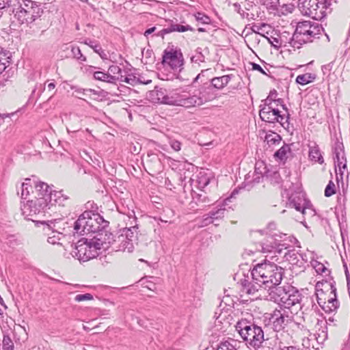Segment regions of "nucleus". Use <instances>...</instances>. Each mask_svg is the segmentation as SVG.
Returning a JSON list of instances; mask_svg holds the SVG:
<instances>
[{"label": "nucleus", "instance_id": "1", "mask_svg": "<svg viewBox=\"0 0 350 350\" xmlns=\"http://www.w3.org/2000/svg\"><path fill=\"white\" fill-rule=\"evenodd\" d=\"M297 243L295 237L287 234H270L265 242L260 243V251L268 254L263 262L258 263L251 271V282L245 278L241 280L243 289L247 294L254 295L260 288L271 291L278 286L282 280L284 270L275 263L279 260L277 254H280L291 244L295 245Z\"/></svg>", "mask_w": 350, "mask_h": 350}, {"label": "nucleus", "instance_id": "16", "mask_svg": "<svg viewBox=\"0 0 350 350\" xmlns=\"http://www.w3.org/2000/svg\"><path fill=\"white\" fill-rule=\"evenodd\" d=\"M292 321L293 317L289 316L285 310L282 311L276 309L271 314L269 317V321L271 323L273 329L275 332L282 330Z\"/></svg>", "mask_w": 350, "mask_h": 350}, {"label": "nucleus", "instance_id": "37", "mask_svg": "<svg viewBox=\"0 0 350 350\" xmlns=\"http://www.w3.org/2000/svg\"><path fill=\"white\" fill-rule=\"evenodd\" d=\"M191 61L193 63L200 64L205 62V57L202 54V49L198 47L195 51V54L191 57Z\"/></svg>", "mask_w": 350, "mask_h": 350}, {"label": "nucleus", "instance_id": "41", "mask_svg": "<svg viewBox=\"0 0 350 350\" xmlns=\"http://www.w3.org/2000/svg\"><path fill=\"white\" fill-rule=\"evenodd\" d=\"M259 2L268 9L276 10L280 6V0H259Z\"/></svg>", "mask_w": 350, "mask_h": 350}, {"label": "nucleus", "instance_id": "10", "mask_svg": "<svg viewBox=\"0 0 350 350\" xmlns=\"http://www.w3.org/2000/svg\"><path fill=\"white\" fill-rule=\"evenodd\" d=\"M117 241L119 245L118 247H114L116 251L132 252L135 244L137 243V227L124 228L122 233L117 237Z\"/></svg>", "mask_w": 350, "mask_h": 350}, {"label": "nucleus", "instance_id": "39", "mask_svg": "<svg viewBox=\"0 0 350 350\" xmlns=\"http://www.w3.org/2000/svg\"><path fill=\"white\" fill-rule=\"evenodd\" d=\"M327 327L319 329V331L314 334L315 338L319 344H323L327 338Z\"/></svg>", "mask_w": 350, "mask_h": 350}, {"label": "nucleus", "instance_id": "33", "mask_svg": "<svg viewBox=\"0 0 350 350\" xmlns=\"http://www.w3.org/2000/svg\"><path fill=\"white\" fill-rule=\"evenodd\" d=\"M116 77H118V81L125 82L133 86L142 83L139 79L132 75H129L127 76L120 75V77L116 76Z\"/></svg>", "mask_w": 350, "mask_h": 350}, {"label": "nucleus", "instance_id": "29", "mask_svg": "<svg viewBox=\"0 0 350 350\" xmlns=\"http://www.w3.org/2000/svg\"><path fill=\"white\" fill-rule=\"evenodd\" d=\"M68 197L62 193V191H54L52 195V203L58 204L59 206H65V202L67 201Z\"/></svg>", "mask_w": 350, "mask_h": 350}, {"label": "nucleus", "instance_id": "25", "mask_svg": "<svg viewBox=\"0 0 350 350\" xmlns=\"http://www.w3.org/2000/svg\"><path fill=\"white\" fill-rule=\"evenodd\" d=\"M290 289L291 290V296L288 297L286 304L284 305V308L288 309L296 304H300L303 297L302 295L295 287L293 286V288H290ZM299 308H302L301 305H299Z\"/></svg>", "mask_w": 350, "mask_h": 350}, {"label": "nucleus", "instance_id": "11", "mask_svg": "<svg viewBox=\"0 0 350 350\" xmlns=\"http://www.w3.org/2000/svg\"><path fill=\"white\" fill-rule=\"evenodd\" d=\"M52 206L46 202L43 198H34L29 200L23 205L21 210L23 214L25 215L29 220L36 221L33 217L44 215L48 209Z\"/></svg>", "mask_w": 350, "mask_h": 350}, {"label": "nucleus", "instance_id": "13", "mask_svg": "<svg viewBox=\"0 0 350 350\" xmlns=\"http://www.w3.org/2000/svg\"><path fill=\"white\" fill-rule=\"evenodd\" d=\"M92 240L99 252L101 250H106L110 247L116 250L114 247H117L116 245L118 243L117 239H114L113 234L109 232L108 228L96 234Z\"/></svg>", "mask_w": 350, "mask_h": 350}, {"label": "nucleus", "instance_id": "57", "mask_svg": "<svg viewBox=\"0 0 350 350\" xmlns=\"http://www.w3.org/2000/svg\"><path fill=\"white\" fill-rule=\"evenodd\" d=\"M170 144L172 148L175 151H179L181 149V143L179 141L173 139L170 141Z\"/></svg>", "mask_w": 350, "mask_h": 350}, {"label": "nucleus", "instance_id": "2", "mask_svg": "<svg viewBox=\"0 0 350 350\" xmlns=\"http://www.w3.org/2000/svg\"><path fill=\"white\" fill-rule=\"evenodd\" d=\"M5 0H3L4 1ZM8 9L15 19L21 24L30 25L40 18L44 10L41 4L31 0H6Z\"/></svg>", "mask_w": 350, "mask_h": 350}, {"label": "nucleus", "instance_id": "35", "mask_svg": "<svg viewBox=\"0 0 350 350\" xmlns=\"http://www.w3.org/2000/svg\"><path fill=\"white\" fill-rule=\"evenodd\" d=\"M201 191L200 193L193 192L192 194L193 200H196V204H204V205H206L210 203L211 200L206 196V193L202 190Z\"/></svg>", "mask_w": 350, "mask_h": 350}, {"label": "nucleus", "instance_id": "12", "mask_svg": "<svg viewBox=\"0 0 350 350\" xmlns=\"http://www.w3.org/2000/svg\"><path fill=\"white\" fill-rule=\"evenodd\" d=\"M259 116L262 121L269 123L279 122L284 128H286V122H284V116L273 106H262L260 105Z\"/></svg>", "mask_w": 350, "mask_h": 350}, {"label": "nucleus", "instance_id": "45", "mask_svg": "<svg viewBox=\"0 0 350 350\" xmlns=\"http://www.w3.org/2000/svg\"><path fill=\"white\" fill-rule=\"evenodd\" d=\"M45 90V83L42 84H36L35 86V88L33 90L31 96H36V98L40 96L41 94L44 92Z\"/></svg>", "mask_w": 350, "mask_h": 350}, {"label": "nucleus", "instance_id": "6", "mask_svg": "<svg viewBox=\"0 0 350 350\" xmlns=\"http://www.w3.org/2000/svg\"><path fill=\"white\" fill-rule=\"evenodd\" d=\"M322 31L323 28L317 22H299L289 43L293 48L299 49L304 44L312 42L314 39L319 38Z\"/></svg>", "mask_w": 350, "mask_h": 350}, {"label": "nucleus", "instance_id": "61", "mask_svg": "<svg viewBox=\"0 0 350 350\" xmlns=\"http://www.w3.org/2000/svg\"><path fill=\"white\" fill-rule=\"evenodd\" d=\"M71 88L75 90V92L77 94L83 95V96H85V91L87 90V89H83V88H77V87H72Z\"/></svg>", "mask_w": 350, "mask_h": 350}, {"label": "nucleus", "instance_id": "59", "mask_svg": "<svg viewBox=\"0 0 350 350\" xmlns=\"http://www.w3.org/2000/svg\"><path fill=\"white\" fill-rule=\"evenodd\" d=\"M254 172L258 174V172H257V167H255V172ZM247 176L248 177H246L245 179V183H251V182L259 183L260 178H262V176L258 174L256 176V177H255L252 180H249L250 174H248Z\"/></svg>", "mask_w": 350, "mask_h": 350}, {"label": "nucleus", "instance_id": "64", "mask_svg": "<svg viewBox=\"0 0 350 350\" xmlns=\"http://www.w3.org/2000/svg\"><path fill=\"white\" fill-rule=\"evenodd\" d=\"M157 27H150V28H148L147 29L144 35L146 36V37H148L149 35H150L151 33H152L153 32L155 31Z\"/></svg>", "mask_w": 350, "mask_h": 350}, {"label": "nucleus", "instance_id": "54", "mask_svg": "<svg viewBox=\"0 0 350 350\" xmlns=\"http://www.w3.org/2000/svg\"><path fill=\"white\" fill-rule=\"evenodd\" d=\"M334 63L330 62L327 64L323 65L321 67V70L323 72V75L329 76L330 75V72L333 68Z\"/></svg>", "mask_w": 350, "mask_h": 350}, {"label": "nucleus", "instance_id": "22", "mask_svg": "<svg viewBox=\"0 0 350 350\" xmlns=\"http://www.w3.org/2000/svg\"><path fill=\"white\" fill-rule=\"evenodd\" d=\"M149 98L153 103L168 105L169 94H167V90L164 88L156 86L149 92Z\"/></svg>", "mask_w": 350, "mask_h": 350}, {"label": "nucleus", "instance_id": "3", "mask_svg": "<svg viewBox=\"0 0 350 350\" xmlns=\"http://www.w3.org/2000/svg\"><path fill=\"white\" fill-rule=\"evenodd\" d=\"M109 222L99 215L91 211L83 212L75 222L74 230L81 235L98 234L109 228Z\"/></svg>", "mask_w": 350, "mask_h": 350}, {"label": "nucleus", "instance_id": "43", "mask_svg": "<svg viewBox=\"0 0 350 350\" xmlns=\"http://www.w3.org/2000/svg\"><path fill=\"white\" fill-rule=\"evenodd\" d=\"M72 55L74 58L81 62H85L86 57L82 54L79 46H73L71 49Z\"/></svg>", "mask_w": 350, "mask_h": 350}, {"label": "nucleus", "instance_id": "60", "mask_svg": "<svg viewBox=\"0 0 350 350\" xmlns=\"http://www.w3.org/2000/svg\"><path fill=\"white\" fill-rule=\"evenodd\" d=\"M7 1L5 0L4 1H3V0H0V18L2 16V10L4 9V8H8V2L7 3L6 2Z\"/></svg>", "mask_w": 350, "mask_h": 350}, {"label": "nucleus", "instance_id": "56", "mask_svg": "<svg viewBox=\"0 0 350 350\" xmlns=\"http://www.w3.org/2000/svg\"><path fill=\"white\" fill-rule=\"evenodd\" d=\"M281 107H282V109L285 111V113L282 114V116H284V122H286V127H288V125H289V119H290V113H289V111H288V109L287 108V107L286 106L285 104H282L281 105Z\"/></svg>", "mask_w": 350, "mask_h": 350}, {"label": "nucleus", "instance_id": "51", "mask_svg": "<svg viewBox=\"0 0 350 350\" xmlns=\"http://www.w3.org/2000/svg\"><path fill=\"white\" fill-rule=\"evenodd\" d=\"M214 221L212 218H211V216L209 213L205 214L203 215L201 222H200V226L204 227L212 223H213Z\"/></svg>", "mask_w": 350, "mask_h": 350}, {"label": "nucleus", "instance_id": "4", "mask_svg": "<svg viewBox=\"0 0 350 350\" xmlns=\"http://www.w3.org/2000/svg\"><path fill=\"white\" fill-rule=\"evenodd\" d=\"M336 291L335 281L332 278L317 283V302L325 312H331L338 308L340 304L337 299Z\"/></svg>", "mask_w": 350, "mask_h": 350}, {"label": "nucleus", "instance_id": "49", "mask_svg": "<svg viewBox=\"0 0 350 350\" xmlns=\"http://www.w3.org/2000/svg\"><path fill=\"white\" fill-rule=\"evenodd\" d=\"M108 73L113 76H119L122 75V69L117 65H111L108 68Z\"/></svg>", "mask_w": 350, "mask_h": 350}, {"label": "nucleus", "instance_id": "21", "mask_svg": "<svg viewBox=\"0 0 350 350\" xmlns=\"http://www.w3.org/2000/svg\"><path fill=\"white\" fill-rule=\"evenodd\" d=\"M170 27L167 28H163V29L159 31L157 33L154 34V36L157 37H161L162 38H163L165 35L170 33L174 31L185 32L187 31H193V28L189 25H183L177 24L174 23V21L171 20L170 21Z\"/></svg>", "mask_w": 350, "mask_h": 350}, {"label": "nucleus", "instance_id": "40", "mask_svg": "<svg viewBox=\"0 0 350 350\" xmlns=\"http://www.w3.org/2000/svg\"><path fill=\"white\" fill-rule=\"evenodd\" d=\"M334 160L335 166L339 168V170L341 171V169H346V159L345 155H338V154L336 156L333 157Z\"/></svg>", "mask_w": 350, "mask_h": 350}, {"label": "nucleus", "instance_id": "55", "mask_svg": "<svg viewBox=\"0 0 350 350\" xmlns=\"http://www.w3.org/2000/svg\"><path fill=\"white\" fill-rule=\"evenodd\" d=\"M338 153V155H345L344 150L342 148V144L341 143H337L334 148V156L337 155Z\"/></svg>", "mask_w": 350, "mask_h": 350}, {"label": "nucleus", "instance_id": "23", "mask_svg": "<svg viewBox=\"0 0 350 350\" xmlns=\"http://www.w3.org/2000/svg\"><path fill=\"white\" fill-rule=\"evenodd\" d=\"M308 148L309 159L314 163L323 164L324 163V159L322 155V152L317 143H310V144H308Z\"/></svg>", "mask_w": 350, "mask_h": 350}, {"label": "nucleus", "instance_id": "26", "mask_svg": "<svg viewBox=\"0 0 350 350\" xmlns=\"http://www.w3.org/2000/svg\"><path fill=\"white\" fill-rule=\"evenodd\" d=\"M232 76V75H227L219 77H214L211 80V83L208 85L206 88L211 89L213 86L217 89H222L229 83Z\"/></svg>", "mask_w": 350, "mask_h": 350}, {"label": "nucleus", "instance_id": "46", "mask_svg": "<svg viewBox=\"0 0 350 350\" xmlns=\"http://www.w3.org/2000/svg\"><path fill=\"white\" fill-rule=\"evenodd\" d=\"M336 193L335 185L332 180H329L325 189V196L330 197Z\"/></svg>", "mask_w": 350, "mask_h": 350}, {"label": "nucleus", "instance_id": "58", "mask_svg": "<svg viewBox=\"0 0 350 350\" xmlns=\"http://www.w3.org/2000/svg\"><path fill=\"white\" fill-rule=\"evenodd\" d=\"M251 65H252V70H258L262 75H268L267 73L262 69V68L259 64L254 63V62H252Z\"/></svg>", "mask_w": 350, "mask_h": 350}, {"label": "nucleus", "instance_id": "63", "mask_svg": "<svg viewBox=\"0 0 350 350\" xmlns=\"http://www.w3.org/2000/svg\"><path fill=\"white\" fill-rule=\"evenodd\" d=\"M224 347H226L227 350H236L234 347V346L230 344L229 342H225L223 345H222V347L224 349Z\"/></svg>", "mask_w": 350, "mask_h": 350}, {"label": "nucleus", "instance_id": "32", "mask_svg": "<svg viewBox=\"0 0 350 350\" xmlns=\"http://www.w3.org/2000/svg\"><path fill=\"white\" fill-rule=\"evenodd\" d=\"M21 198L26 199L29 195L30 190L32 189L31 179L26 178L25 182L22 183L21 187Z\"/></svg>", "mask_w": 350, "mask_h": 350}, {"label": "nucleus", "instance_id": "14", "mask_svg": "<svg viewBox=\"0 0 350 350\" xmlns=\"http://www.w3.org/2000/svg\"><path fill=\"white\" fill-rule=\"evenodd\" d=\"M288 203L291 207L301 211L302 215H306L308 211L311 215H314V209L311 207L310 201L306 200L304 193H296L291 194L288 198Z\"/></svg>", "mask_w": 350, "mask_h": 350}, {"label": "nucleus", "instance_id": "28", "mask_svg": "<svg viewBox=\"0 0 350 350\" xmlns=\"http://www.w3.org/2000/svg\"><path fill=\"white\" fill-rule=\"evenodd\" d=\"M11 53L0 47V74L10 65Z\"/></svg>", "mask_w": 350, "mask_h": 350}, {"label": "nucleus", "instance_id": "8", "mask_svg": "<svg viewBox=\"0 0 350 350\" xmlns=\"http://www.w3.org/2000/svg\"><path fill=\"white\" fill-rule=\"evenodd\" d=\"M330 0H299L298 7L301 12L315 21H321L331 12Z\"/></svg>", "mask_w": 350, "mask_h": 350}, {"label": "nucleus", "instance_id": "47", "mask_svg": "<svg viewBox=\"0 0 350 350\" xmlns=\"http://www.w3.org/2000/svg\"><path fill=\"white\" fill-rule=\"evenodd\" d=\"M94 299L93 295L90 293L79 294L75 297V301L77 302H81L84 301L92 300Z\"/></svg>", "mask_w": 350, "mask_h": 350}, {"label": "nucleus", "instance_id": "34", "mask_svg": "<svg viewBox=\"0 0 350 350\" xmlns=\"http://www.w3.org/2000/svg\"><path fill=\"white\" fill-rule=\"evenodd\" d=\"M291 152V148L288 144H284L279 150H278L274 156L280 160H284L287 159V153Z\"/></svg>", "mask_w": 350, "mask_h": 350}, {"label": "nucleus", "instance_id": "50", "mask_svg": "<svg viewBox=\"0 0 350 350\" xmlns=\"http://www.w3.org/2000/svg\"><path fill=\"white\" fill-rule=\"evenodd\" d=\"M148 157L151 161H153L154 167L159 170L161 168V162L158 156L155 154H148Z\"/></svg>", "mask_w": 350, "mask_h": 350}, {"label": "nucleus", "instance_id": "52", "mask_svg": "<svg viewBox=\"0 0 350 350\" xmlns=\"http://www.w3.org/2000/svg\"><path fill=\"white\" fill-rule=\"evenodd\" d=\"M85 92V96L89 97L91 99L97 100L99 97V94L98 92L93 89H87V90Z\"/></svg>", "mask_w": 350, "mask_h": 350}, {"label": "nucleus", "instance_id": "38", "mask_svg": "<svg viewBox=\"0 0 350 350\" xmlns=\"http://www.w3.org/2000/svg\"><path fill=\"white\" fill-rule=\"evenodd\" d=\"M299 256H301V254L295 252V250L288 251V252H286L284 254L286 259L293 265L298 263Z\"/></svg>", "mask_w": 350, "mask_h": 350}, {"label": "nucleus", "instance_id": "42", "mask_svg": "<svg viewBox=\"0 0 350 350\" xmlns=\"http://www.w3.org/2000/svg\"><path fill=\"white\" fill-rule=\"evenodd\" d=\"M278 96V92L275 90H272L270 91L268 96L264 100V105L262 106H273V103L276 101Z\"/></svg>", "mask_w": 350, "mask_h": 350}, {"label": "nucleus", "instance_id": "44", "mask_svg": "<svg viewBox=\"0 0 350 350\" xmlns=\"http://www.w3.org/2000/svg\"><path fill=\"white\" fill-rule=\"evenodd\" d=\"M195 17L197 21L202 24H210L211 22V20L209 16L201 12H198L195 15Z\"/></svg>", "mask_w": 350, "mask_h": 350}, {"label": "nucleus", "instance_id": "53", "mask_svg": "<svg viewBox=\"0 0 350 350\" xmlns=\"http://www.w3.org/2000/svg\"><path fill=\"white\" fill-rule=\"evenodd\" d=\"M266 139L268 142H273V144L279 143L281 140V137L277 133H274V135H269L266 136Z\"/></svg>", "mask_w": 350, "mask_h": 350}, {"label": "nucleus", "instance_id": "30", "mask_svg": "<svg viewBox=\"0 0 350 350\" xmlns=\"http://www.w3.org/2000/svg\"><path fill=\"white\" fill-rule=\"evenodd\" d=\"M316 79V75L312 73H305L299 75L296 78V82L300 85H304L312 82Z\"/></svg>", "mask_w": 350, "mask_h": 350}, {"label": "nucleus", "instance_id": "27", "mask_svg": "<svg viewBox=\"0 0 350 350\" xmlns=\"http://www.w3.org/2000/svg\"><path fill=\"white\" fill-rule=\"evenodd\" d=\"M94 78L96 80L107 82L109 83H116L118 81V77L113 76L108 72L103 71H96L94 72Z\"/></svg>", "mask_w": 350, "mask_h": 350}, {"label": "nucleus", "instance_id": "15", "mask_svg": "<svg viewBox=\"0 0 350 350\" xmlns=\"http://www.w3.org/2000/svg\"><path fill=\"white\" fill-rule=\"evenodd\" d=\"M162 64L169 66L172 70H176L183 66V57L180 51L165 49L162 57Z\"/></svg>", "mask_w": 350, "mask_h": 350}, {"label": "nucleus", "instance_id": "19", "mask_svg": "<svg viewBox=\"0 0 350 350\" xmlns=\"http://www.w3.org/2000/svg\"><path fill=\"white\" fill-rule=\"evenodd\" d=\"M61 220H54V221H42V224H46V228L48 230H51V234H49V237L47 239V241L49 243L52 245L55 244H61L59 243V241L62 239V238H64V236L63 234L58 231L57 230V224L61 223Z\"/></svg>", "mask_w": 350, "mask_h": 350}, {"label": "nucleus", "instance_id": "18", "mask_svg": "<svg viewBox=\"0 0 350 350\" xmlns=\"http://www.w3.org/2000/svg\"><path fill=\"white\" fill-rule=\"evenodd\" d=\"M238 192V189H234L229 197L226 198L222 202H218L216 206L209 211L208 213L211 218H212L214 221L224 217L225 212L227 209L226 206H228V202H231V199L233 198Z\"/></svg>", "mask_w": 350, "mask_h": 350}, {"label": "nucleus", "instance_id": "17", "mask_svg": "<svg viewBox=\"0 0 350 350\" xmlns=\"http://www.w3.org/2000/svg\"><path fill=\"white\" fill-rule=\"evenodd\" d=\"M290 288H293V286L288 283L282 286H277L269 293L271 299L280 306L284 307V305L286 304L288 297L291 296V290Z\"/></svg>", "mask_w": 350, "mask_h": 350}, {"label": "nucleus", "instance_id": "7", "mask_svg": "<svg viewBox=\"0 0 350 350\" xmlns=\"http://www.w3.org/2000/svg\"><path fill=\"white\" fill-rule=\"evenodd\" d=\"M169 105L181 106L189 108L196 106L202 105L208 99L201 91L196 94H191L189 92L183 89H176L169 93L168 98Z\"/></svg>", "mask_w": 350, "mask_h": 350}, {"label": "nucleus", "instance_id": "5", "mask_svg": "<svg viewBox=\"0 0 350 350\" xmlns=\"http://www.w3.org/2000/svg\"><path fill=\"white\" fill-rule=\"evenodd\" d=\"M235 327L248 347L258 350L262 346L265 341L264 332L253 319H241L237 323Z\"/></svg>", "mask_w": 350, "mask_h": 350}, {"label": "nucleus", "instance_id": "36", "mask_svg": "<svg viewBox=\"0 0 350 350\" xmlns=\"http://www.w3.org/2000/svg\"><path fill=\"white\" fill-rule=\"evenodd\" d=\"M1 346L3 350L14 349V342L8 334H3Z\"/></svg>", "mask_w": 350, "mask_h": 350}, {"label": "nucleus", "instance_id": "24", "mask_svg": "<svg viewBox=\"0 0 350 350\" xmlns=\"http://www.w3.org/2000/svg\"><path fill=\"white\" fill-rule=\"evenodd\" d=\"M211 174L205 170H200L196 176V179L191 178L193 182L196 183V186L200 190H202L207 186L211 180Z\"/></svg>", "mask_w": 350, "mask_h": 350}, {"label": "nucleus", "instance_id": "62", "mask_svg": "<svg viewBox=\"0 0 350 350\" xmlns=\"http://www.w3.org/2000/svg\"><path fill=\"white\" fill-rule=\"evenodd\" d=\"M267 229L269 232H272L273 230L276 229V224L275 222H270L267 226Z\"/></svg>", "mask_w": 350, "mask_h": 350}, {"label": "nucleus", "instance_id": "31", "mask_svg": "<svg viewBox=\"0 0 350 350\" xmlns=\"http://www.w3.org/2000/svg\"><path fill=\"white\" fill-rule=\"evenodd\" d=\"M84 44L91 47L95 53L100 55L101 58H105L106 54L98 43L92 40L88 39L85 40Z\"/></svg>", "mask_w": 350, "mask_h": 350}, {"label": "nucleus", "instance_id": "9", "mask_svg": "<svg viewBox=\"0 0 350 350\" xmlns=\"http://www.w3.org/2000/svg\"><path fill=\"white\" fill-rule=\"evenodd\" d=\"M72 254L79 261L86 262L97 257L99 252H98L92 239L82 238L76 243Z\"/></svg>", "mask_w": 350, "mask_h": 350}, {"label": "nucleus", "instance_id": "48", "mask_svg": "<svg viewBox=\"0 0 350 350\" xmlns=\"http://www.w3.org/2000/svg\"><path fill=\"white\" fill-rule=\"evenodd\" d=\"M314 267L318 273H325L326 275L330 273V271L327 269L322 263L317 262L316 265H314Z\"/></svg>", "mask_w": 350, "mask_h": 350}, {"label": "nucleus", "instance_id": "20", "mask_svg": "<svg viewBox=\"0 0 350 350\" xmlns=\"http://www.w3.org/2000/svg\"><path fill=\"white\" fill-rule=\"evenodd\" d=\"M35 183V189L36 191V196L35 198H43L46 200V202L53 206L52 203V191L49 185L44 182H38Z\"/></svg>", "mask_w": 350, "mask_h": 350}]
</instances>
